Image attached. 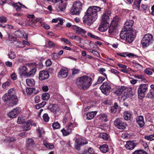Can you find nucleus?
Wrapping results in <instances>:
<instances>
[{"mask_svg":"<svg viewBox=\"0 0 154 154\" xmlns=\"http://www.w3.org/2000/svg\"><path fill=\"white\" fill-rule=\"evenodd\" d=\"M102 8L97 6H91L88 7L83 18V23L88 26L91 25L98 17V13Z\"/></svg>","mask_w":154,"mask_h":154,"instance_id":"f257e3e1","label":"nucleus"},{"mask_svg":"<svg viewBox=\"0 0 154 154\" xmlns=\"http://www.w3.org/2000/svg\"><path fill=\"white\" fill-rule=\"evenodd\" d=\"M119 21V18L118 16L114 17L109 27V24L108 22H103L102 21L98 30L100 32H103L106 31L109 27V32L110 33H113L118 27Z\"/></svg>","mask_w":154,"mask_h":154,"instance_id":"f03ea898","label":"nucleus"},{"mask_svg":"<svg viewBox=\"0 0 154 154\" xmlns=\"http://www.w3.org/2000/svg\"><path fill=\"white\" fill-rule=\"evenodd\" d=\"M92 80V79L90 77L83 75L77 79L76 84L79 88L86 90L88 88L91 84Z\"/></svg>","mask_w":154,"mask_h":154,"instance_id":"7ed1b4c3","label":"nucleus"},{"mask_svg":"<svg viewBox=\"0 0 154 154\" xmlns=\"http://www.w3.org/2000/svg\"><path fill=\"white\" fill-rule=\"evenodd\" d=\"M154 41L153 35L149 33L145 34L143 38L141 43L143 48H146L152 44Z\"/></svg>","mask_w":154,"mask_h":154,"instance_id":"20e7f679","label":"nucleus"},{"mask_svg":"<svg viewBox=\"0 0 154 154\" xmlns=\"http://www.w3.org/2000/svg\"><path fill=\"white\" fill-rule=\"evenodd\" d=\"M5 102H9L10 106H12L17 105L18 103V99L16 95H12L8 97L7 94H5L2 97Z\"/></svg>","mask_w":154,"mask_h":154,"instance_id":"39448f33","label":"nucleus"},{"mask_svg":"<svg viewBox=\"0 0 154 154\" xmlns=\"http://www.w3.org/2000/svg\"><path fill=\"white\" fill-rule=\"evenodd\" d=\"M27 17L29 19L27 23L28 25L35 28L41 24L40 19L35 17L34 14L28 15Z\"/></svg>","mask_w":154,"mask_h":154,"instance_id":"423d86ee","label":"nucleus"},{"mask_svg":"<svg viewBox=\"0 0 154 154\" xmlns=\"http://www.w3.org/2000/svg\"><path fill=\"white\" fill-rule=\"evenodd\" d=\"M148 85L146 84H140L137 89L139 98L143 99L145 96V93L147 91Z\"/></svg>","mask_w":154,"mask_h":154,"instance_id":"0eeeda50","label":"nucleus"},{"mask_svg":"<svg viewBox=\"0 0 154 154\" xmlns=\"http://www.w3.org/2000/svg\"><path fill=\"white\" fill-rule=\"evenodd\" d=\"M128 31H126L125 29L123 31H122L121 32L120 36L122 39L125 40L127 42L130 43L133 42L134 38Z\"/></svg>","mask_w":154,"mask_h":154,"instance_id":"6e6552de","label":"nucleus"},{"mask_svg":"<svg viewBox=\"0 0 154 154\" xmlns=\"http://www.w3.org/2000/svg\"><path fill=\"white\" fill-rule=\"evenodd\" d=\"M88 143L86 140L82 137H79L76 138L74 144V148L75 150L77 151L80 150V147L85 144Z\"/></svg>","mask_w":154,"mask_h":154,"instance_id":"1a4fd4ad","label":"nucleus"},{"mask_svg":"<svg viewBox=\"0 0 154 154\" xmlns=\"http://www.w3.org/2000/svg\"><path fill=\"white\" fill-rule=\"evenodd\" d=\"M111 83L109 82H104L100 87L102 93L107 96L109 94L110 92Z\"/></svg>","mask_w":154,"mask_h":154,"instance_id":"9d476101","label":"nucleus"},{"mask_svg":"<svg viewBox=\"0 0 154 154\" xmlns=\"http://www.w3.org/2000/svg\"><path fill=\"white\" fill-rule=\"evenodd\" d=\"M59 3L55 7V10L58 12H61L65 11L67 6V3L63 0H59Z\"/></svg>","mask_w":154,"mask_h":154,"instance_id":"9b49d317","label":"nucleus"},{"mask_svg":"<svg viewBox=\"0 0 154 154\" xmlns=\"http://www.w3.org/2000/svg\"><path fill=\"white\" fill-rule=\"evenodd\" d=\"M36 127L37 124L34 121L29 120L24 123L23 126V128L24 131H27L30 130L32 126Z\"/></svg>","mask_w":154,"mask_h":154,"instance_id":"f8f14e48","label":"nucleus"},{"mask_svg":"<svg viewBox=\"0 0 154 154\" xmlns=\"http://www.w3.org/2000/svg\"><path fill=\"white\" fill-rule=\"evenodd\" d=\"M114 125L119 129L124 130L126 127V124L119 118L117 119L114 122Z\"/></svg>","mask_w":154,"mask_h":154,"instance_id":"ddd939ff","label":"nucleus"},{"mask_svg":"<svg viewBox=\"0 0 154 154\" xmlns=\"http://www.w3.org/2000/svg\"><path fill=\"white\" fill-rule=\"evenodd\" d=\"M21 111V109L20 107H17L13 109L8 114V116L11 118H14L17 117Z\"/></svg>","mask_w":154,"mask_h":154,"instance_id":"4468645a","label":"nucleus"},{"mask_svg":"<svg viewBox=\"0 0 154 154\" xmlns=\"http://www.w3.org/2000/svg\"><path fill=\"white\" fill-rule=\"evenodd\" d=\"M128 88L126 86H119L116 88L114 93L117 95L119 96L122 93H124L125 92H126Z\"/></svg>","mask_w":154,"mask_h":154,"instance_id":"2eb2a0df","label":"nucleus"},{"mask_svg":"<svg viewBox=\"0 0 154 154\" xmlns=\"http://www.w3.org/2000/svg\"><path fill=\"white\" fill-rule=\"evenodd\" d=\"M72 27L73 29L75 31L76 34L81 35L83 37H86V33L87 32L85 30L77 26L73 25Z\"/></svg>","mask_w":154,"mask_h":154,"instance_id":"dca6fc26","label":"nucleus"},{"mask_svg":"<svg viewBox=\"0 0 154 154\" xmlns=\"http://www.w3.org/2000/svg\"><path fill=\"white\" fill-rule=\"evenodd\" d=\"M49 76L48 72L47 71L42 70L39 72V79L43 81L48 79Z\"/></svg>","mask_w":154,"mask_h":154,"instance_id":"f3484780","label":"nucleus"},{"mask_svg":"<svg viewBox=\"0 0 154 154\" xmlns=\"http://www.w3.org/2000/svg\"><path fill=\"white\" fill-rule=\"evenodd\" d=\"M135 141V140L127 141L125 145L126 149L128 150L134 149L138 144Z\"/></svg>","mask_w":154,"mask_h":154,"instance_id":"a211bd4d","label":"nucleus"},{"mask_svg":"<svg viewBox=\"0 0 154 154\" xmlns=\"http://www.w3.org/2000/svg\"><path fill=\"white\" fill-rule=\"evenodd\" d=\"M134 21L132 20H128L125 24L124 29L126 31H129L131 29H132V26L134 24Z\"/></svg>","mask_w":154,"mask_h":154,"instance_id":"6ab92c4d","label":"nucleus"},{"mask_svg":"<svg viewBox=\"0 0 154 154\" xmlns=\"http://www.w3.org/2000/svg\"><path fill=\"white\" fill-rule=\"evenodd\" d=\"M111 12L109 10H105L102 16V22H106L109 20V16Z\"/></svg>","mask_w":154,"mask_h":154,"instance_id":"aec40b11","label":"nucleus"},{"mask_svg":"<svg viewBox=\"0 0 154 154\" xmlns=\"http://www.w3.org/2000/svg\"><path fill=\"white\" fill-rule=\"evenodd\" d=\"M136 122L140 127H143L145 124L143 116H138L136 118Z\"/></svg>","mask_w":154,"mask_h":154,"instance_id":"412c9836","label":"nucleus"},{"mask_svg":"<svg viewBox=\"0 0 154 154\" xmlns=\"http://www.w3.org/2000/svg\"><path fill=\"white\" fill-rule=\"evenodd\" d=\"M34 144V141L32 138H28L27 141L26 147L28 149H31L33 147Z\"/></svg>","mask_w":154,"mask_h":154,"instance_id":"4be33fe9","label":"nucleus"},{"mask_svg":"<svg viewBox=\"0 0 154 154\" xmlns=\"http://www.w3.org/2000/svg\"><path fill=\"white\" fill-rule=\"evenodd\" d=\"M36 71V66H34L31 68L30 71L27 72L26 77H29L33 76Z\"/></svg>","mask_w":154,"mask_h":154,"instance_id":"5701e85b","label":"nucleus"},{"mask_svg":"<svg viewBox=\"0 0 154 154\" xmlns=\"http://www.w3.org/2000/svg\"><path fill=\"white\" fill-rule=\"evenodd\" d=\"M121 107L116 102H115L113 105L111 107L110 110L112 112L115 113L116 112L117 110L120 109Z\"/></svg>","mask_w":154,"mask_h":154,"instance_id":"b1692460","label":"nucleus"},{"mask_svg":"<svg viewBox=\"0 0 154 154\" xmlns=\"http://www.w3.org/2000/svg\"><path fill=\"white\" fill-rule=\"evenodd\" d=\"M142 0H135L133 4V8L140 11V5Z\"/></svg>","mask_w":154,"mask_h":154,"instance_id":"393cba45","label":"nucleus"},{"mask_svg":"<svg viewBox=\"0 0 154 154\" xmlns=\"http://www.w3.org/2000/svg\"><path fill=\"white\" fill-rule=\"evenodd\" d=\"M97 113L96 111H92L91 112H88L86 115L85 117L88 120H91L93 119Z\"/></svg>","mask_w":154,"mask_h":154,"instance_id":"a878e982","label":"nucleus"},{"mask_svg":"<svg viewBox=\"0 0 154 154\" xmlns=\"http://www.w3.org/2000/svg\"><path fill=\"white\" fill-rule=\"evenodd\" d=\"M67 71L65 69H61L58 73V75L62 78L66 77L68 75Z\"/></svg>","mask_w":154,"mask_h":154,"instance_id":"bb28decb","label":"nucleus"},{"mask_svg":"<svg viewBox=\"0 0 154 154\" xmlns=\"http://www.w3.org/2000/svg\"><path fill=\"white\" fill-rule=\"evenodd\" d=\"M99 149L101 152L106 153L108 151L109 146L106 144H103L100 146Z\"/></svg>","mask_w":154,"mask_h":154,"instance_id":"cd10ccee","label":"nucleus"},{"mask_svg":"<svg viewBox=\"0 0 154 154\" xmlns=\"http://www.w3.org/2000/svg\"><path fill=\"white\" fill-rule=\"evenodd\" d=\"M81 11L78 9H77V8L75 6L72 5V8L70 11V12L73 15H79Z\"/></svg>","mask_w":154,"mask_h":154,"instance_id":"c85d7f7f","label":"nucleus"},{"mask_svg":"<svg viewBox=\"0 0 154 154\" xmlns=\"http://www.w3.org/2000/svg\"><path fill=\"white\" fill-rule=\"evenodd\" d=\"M132 114L131 111H126L124 113V118L125 120H129L130 119Z\"/></svg>","mask_w":154,"mask_h":154,"instance_id":"c756f323","label":"nucleus"},{"mask_svg":"<svg viewBox=\"0 0 154 154\" xmlns=\"http://www.w3.org/2000/svg\"><path fill=\"white\" fill-rule=\"evenodd\" d=\"M108 117L106 114H103L100 115L99 119L102 122H106L109 121Z\"/></svg>","mask_w":154,"mask_h":154,"instance_id":"7c9ffc66","label":"nucleus"},{"mask_svg":"<svg viewBox=\"0 0 154 154\" xmlns=\"http://www.w3.org/2000/svg\"><path fill=\"white\" fill-rule=\"evenodd\" d=\"M82 3L80 1H75L73 4V5L75 6L77 8V9H78L81 11L82 10Z\"/></svg>","mask_w":154,"mask_h":154,"instance_id":"2f4dec72","label":"nucleus"},{"mask_svg":"<svg viewBox=\"0 0 154 154\" xmlns=\"http://www.w3.org/2000/svg\"><path fill=\"white\" fill-rule=\"evenodd\" d=\"M34 90H35V88H27L26 89V93L27 94H31L32 93L34 94H36L38 93V91L35 92L34 91Z\"/></svg>","mask_w":154,"mask_h":154,"instance_id":"473e14b6","label":"nucleus"},{"mask_svg":"<svg viewBox=\"0 0 154 154\" xmlns=\"http://www.w3.org/2000/svg\"><path fill=\"white\" fill-rule=\"evenodd\" d=\"M26 82L27 85L29 86H32L34 85L35 82L33 79H27Z\"/></svg>","mask_w":154,"mask_h":154,"instance_id":"72a5a7b5","label":"nucleus"},{"mask_svg":"<svg viewBox=\"0 0 154 154\" xmlns=\"http://www.w3.org/2000/svg\"><path fill=\"white\" fill-rule=\"evenodd\" d=\"M16 140L15 137H8L4 140V142L6 143H10L14 142Z\"/></svg>","mask_w":154,"mask_h":154,"instance_id":"f704fd0d","label":"nucleus"},{"mask_svg":"<svg viewBox=\"0 0 154 154\" xmlns=\"http://www.w3.org/2000/svg\"><path fill=\"white\" fill-rule=\"evenodd\" d=\"M43 145L47 148L53 149L54 148V145L51 144L50 143L47 142L46 141H43Z\"/></svg>","mask_w":154,"mask_h":154,"instance_id":"c9c22d12","label":"nucleus"},{"mask_svg":"<svg viewBox=\"0 0 154 154\" xmlns=\"http://www.w3.org/2000/svg\"><path fill=\"white\" fill-rule=\"evenodd\" d=\"M132 154H148L147 152L143 149H138L135 151Z\"/></svg>","mask_w":154,"mask_h":154,"instance_id":"e433bc0d","label":"nucleus"},{"mask_svg":"<svg viewBox=\"0 0 154 154\" xmlns=\"http://www.w3.org/2000/svg\"><path fill=\"white\" fill-rule=\"evenodd\" d=\"M28 70L27 67L23 66L21 69V71L22 72V74L25 77H26L27 72L26 71Z\"/></svg>","mask_w":154,"mask_h":154,"instance_id":"4c0bfd02","label":"nucleus"},{"mask_svg":"<svg viewBox=\"0 0 154 154\" xmlns=\"http://www.w3.org/2000/svg\"><path fill=\"white\" fill-rule=\"evenodd\" d=\"M42 97L43 100H48L50 98V95L48 93H45L42 94Z\"/></svg>","mask_w":154,"mask_h":154,"instance_id":"58836bf2","label":"nucleus"},{"mask_svg":"<svg viewBox=\"0 0 154 154\" xmlns=\"http://www.w3.org/2000/svg\"><path fill=\"white\" fill-rule=\"evenodd\" d=\"M153 91L150 90V91L147 94L146 96L147 98L150 99L154 98V92Z\"/></svg>","mask_w":154,"mask_h":154,"instance_id":"ea45409f","label":"nucleus"},{"mask_svg":"<svg viewBox=\"0 0 154 154\" xmlns=\"http://www.w3.org/2000/svg\"><path fill=\"white\" fill-rule=\"evenodd\" d=\"M100 137L106 140H108V135L106 133H102L100 134Z\"/></svg>","mask_w":154,"mask_h":154,"instance_id":"a19ab883","label":"nucleus"},{"mask_svg":"<svg viewBox=\"0 0 154 154\" xmlns=\"http://www.w3.org/2000/svg\"><path fill=\"white\" fill-rule=\"evenodd\" d=\"M11 84V82L9 81H7L5 82L2 85V88L4 89H6Z\"/></svg>","mask_w":154,"mask_h":154,"instance_id":"79ce46f5","label":"nucleus"},{"mask_svg":"<svg viewBox=\"0 0 154 154\" xmlns=\"http://www.w3.org/2000/svg\"><path fill=\"white\" fill-rule=\"evenodd\" d=\"M52 126L54 129H58L60 128V124L57 122L52 124Z\"/></svg>","mask_w":154,"mask_h":154,"instance_id":"37998d69","label":"nucleus"},{"mask_svg":"<svg viewBox=\"0 0 154 154\" xmlns=\"http://www.w3.org/2000/svg\"><path fill=\"white\" fill-rule=\"evenodd\" d=\"M144 138L149 140L152 141L154 140V133L148 136H145Z\"/></svg>","mask_w":154,"mask_h":154,"instance_id":"c03bdc74","label":"nucleus"},{"mask_svg":"<svg viewBox=\"0 0 154 154\" xmlns=\"http://www.w3.org/2000/svg\"><path fill=\"white\" fill-rule=\"evenodd\" d=\"M120 71L121 72L126 73H128L129 71H131L134 72H135V71L134 70L130 68H128L127 69H120Z\"/></svg>","mask_w":154,"mask_h":154,"instance_id":"a18cd8bd","label":"nucleus"},{"mask_svg":"<svg viewBox=\"0 0 154 154\" xmlns=\"http://www.w3.org/2000/svg\"><path fill=\"white\" fill-rule=\"evenodd\" d=\"M16 42L15 43L16 45L18 47V48H23L24 47V45H23V41H22V42L17 41H16Z\"/></svg>","mask_w":154,"mask_h":154,"instance_id":"49530a36","label":"nucleus"},{"mask_svg":"<svg viewBox=\"0 0 154 154\" xmlns=\"http://www.w3.org/2000/svg\"><path fill=\"white\" fill-rule=\"evenodd\" d=\"M98 71L100 73L103 75L106 78H107L106 74L104 72L106 71V70L103 68H100L99 69Z\"/></svg>","mask_w":154,"mask_h":154,"instance_id":"de8ad7c7","label":"nucleus"},{"mask_svg":"<svg viewBox=\"0 0 154 154\" xmlns=\"http://www.w3.org/2000/svg\"><path fill=\"white\" fill-rule=\"evenodd\" d=\"M47 47L49 48H52L55 47V44L52 41H48V43L47 44Z\"/></svg>","mask_w":154,"mask_h":154,"instance_id":"09e8293b","label":"nucleus"},{"mask_svg":"<svg viewBox=\"0 0 154 154\" xmlns=\"http://www.w3.org/2000/svg\"><path fill=\"white\" fill-rule=\"evenodd\" d=\"M128 32H130L131 35L133 37V38H134L136 35V33H137L136 30L131 29H130Z\"/></svg>","mask_w":154,"mask_h":154,"instance_id":"8fccbe9b","label":"nucleus"},{"mask_svg":"<svg viewBox=\"0 0 154 154\" xmlns=\"http://www.w3.org/2000/svg\"><path fill=\"white\" fill-rule=\"evenodd\" d=\"M42 117L44 120L45 122H48L49 121L50 118L47 113L44 114L43 116Z\"/></svg>","mask_w":154,"mask_h":154,"instance_id":"3c124183","label":"nucleus"},{"mask_svg":"<svg viewBox=\"0 0 154 154\" xmlns=\"http://www.w3.org/2000/svg\"><path fill=\"white\" fill-rule=\"evenodd\" d=\"M55 104H52L49 106L48 108V109L51 112H55L56 109L54 108Z\"/></svg>","mask_w":154,"mask_h":154,"instance_id":"603ef678","label":"nucleus"},{"mask_svg":"<svg viewBox=\"0 0 154 154\" xmlns=\"http://www.w3.org/2000/svg\"><path fill=\"white\" fill-rule=\"evenodd\" d=\"M14 89L13 88H11L8 90V94H6L8 97L10 95L15 94V92L14 91Z\"/></svg>","mask_w":154,"mask_h":154,"instance_id":"864d4df0","label":"nucleus"},{"mask_svg":"<svg viewBox=\"0 0 154 154\" xmlns=\"http://www.w3.org/2000/svg\"><path fill=\"white\" fill-rule=\"evenodd\" d=\"M8 56L9 58L11 59H13L15 57V53L13 51H11L8 53Z\"/></svg>","mask_w":154,"mask_h":154,"instance_id":"5fc2aeb1","label":"nucleus"},{"mask_svg":"<svg viewBox=\"0 0 154 154\" xmlns=\"http://www.w3.org/2000/svg\"><path fill=\"white\" fill-rule=\"evenodd\" d=\"M105 80V78L103 77L99 76L98 78L97 83H96L95 85H97V84H100L101 83Z\"/></svg>","mask_w":154,"mask_h":154,"instance_id":"6e6d98bb","label":"nucleus"},{"mask_svg":"<svg viewBox=\"0 0 154 154\" xmlns=\"http://www.w3.org/2000/svg\"><path fill=\"white\" fill-rule=\"evenodd\" d=\"M134 76L135 78H137L138 79H142V80H146L145 77L142 75H134Z\"/></svg>","mask_w":154,"mask_h":154,"instance_id":"4d7b16f0","label":"nucleus"},{"mask_svg":"<svg viewBox=\"0 0 154 154\" xmlns=\"http://www.w3.org/2000/svg\"><path fill=\"white\" fill-rule=\"evenodd\" d=\"M61 131L62 132L63 135L64 136H67L69 134V132L67 131V130L64 129V128L62 129Z\"/></svg>","mask_w":154,"mask_h":154,"instance_id":"13d9d810","label":"nucleus"},{"mask_svg":"<svg viewBox=\"0 0 154 154\" xmlns=\"http://www.w3.org/2000/svg\"><path fill=\"white\" fill-rule=\"evenodd\" d=\"M24 121L23 119L22 118V117L19 116L17 119V123L18 124H23Z\"/></svg>","mask_w":154,"mask_h":154,"instance_id":"bf43d9fd","label":"nucleus"},{"mask_svg":"<svg viewBox=\"0 0 154 154\" xmlns=\"http://www.w3.org/2000/svg\"><path fill=\"white\" fill-rule=\"evenodd\" d=\"M7 21V19L6 17L2 16L0 17V22L1 23H5Z\"/></svg>","mask_w":154,"mask_h":154,"instance_id":"052dcab7","label":"nucleus"},{"mask_svg":"<svg viewBox=\"0 0 154 154\" xmlns=\"http://www.w3.org/2000/svg\"><path fill=\"white\" fill-rule=\"evenodd\" d=\"M12 5L16 8L17 11H20V9L21 8V7L18 6L17 4H12Z\"/></svg>","mask_w":154,"mask_h":154,"instance_id":"680f3d73","label":"nucleus"},{"mask_svg":"<svg viewBox=\"0 0 154 154\" xmlns=\"http://www.w3.org/2000/svg\"><path fill=\"white\" fill-rule=\"evenodd\" d=\"M121 97V99L123 101H125L128 98L129 96L128 94H126L125 93Z\"/></svg>","mask_w":154,"mask_h":154,"instance_id":"e2e57ef3","label":"nucleus"},{"mask_svg":"<svg viewBox=\"0 0 154 154\" xmlns=\"http://www.w3.org/2000/svg\"><path fill=\"white\" fill-rule=\"evenodd\" d=\"M117 65L119 67L122 68V69H127V66L125 65L120 63H117Z\"/></svg>","mask_w":154,"mask_h":154,"instance_id":"0e129e2a","label":"nucleus"},{"mask_svg":"<svg viewBox=\"0 0 154 154\" xmlns=\"http://www.w3.org/2000/svg\"><path fill=\"white\" fill-rule=\"evenodd\" d=\"M74 35L75 34L74 33L70 32L67 34V36L70 38L73 39H74Z\"/></svg>","mask_w":154,"mask_h":154,"instance_id":"69168bd1","label":"nucleus"},{"mask_svg":"<svg viewBox=\"0 0 154 154\" xmlns=\"http://www.w3.org/2000/svg\"><path fill=\"white\" fill-rule=\"evenodd\" d=\"M88 152L89 154H93L95 153L94 150L91 147H89L88 149Z\"/></svg>","mask_w":154,"mask_h":154,"instance_id":"338daca9","label":"nucleus"},{"mask_svg":"<svg viewBox=\"0 0 154 154\" xmlns=\"http://www.w3.org/2000/svg\"><path fill=\"white\" fill-rule=\"evenodd\" d=\"M11 79L13 80H15L17 79V75L14 72L12 73L11 75Z\"/></svg>","mask_w":154,"mask_h":154,"instance_id":"774afa93","label":"nucleus"}]
</instances>
